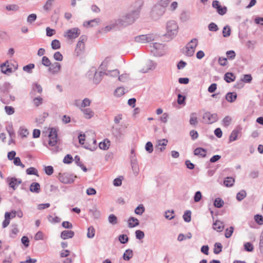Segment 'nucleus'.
I'll return each instance as SVG.
<instances>
[{
  "mask_svg": "<svg viewBox=\"0 0 263 263\" xmlns=\"http://www.w3.org/2000/svg\"><path fill=\"white\" fill-rule=\"evenodd\" d=\"M7 130L9 135V136L11 138V141H12L13 138L15 137V133L13 129L12 125H9V127L7 128Z\"/></svg>",
  "mask_w": 263,
  "mask_h": 263,
  "instance_id": "57",
  "label": "nucleus"
},
{
  "mask_svg": "<svg viewBox=\"0 0 263 263\" xmlns=\"http://www.w3.org/2000/svg\"><path fill=\"white\" fill-rule=\"evenodd\" d=\"M227 58L229 60H233L236 57V53L234 50H229L226 52Z\"/></svg>",
  "mask_w": 263,
  "mask_h": 263,
  "instance_id": "61",
  "label": "nucleus"
},
{
  "mask_svg": "<svg viewBox=\"0 0 263 263\" xmlns=\"http://www.w3.org/2000/svg\"><path fill=\"white\" fill-rule=\"evenodd\" d=\"M42 64L46 67H49L51 62L48 57L44 56L42 59Z\"/></svg>",
  "mask_w": 263,
  "mask_h": 263,
  "instance_id": "50",
  "label": "nucleus"
},
{
  "mask_svg": "<svg viewBox=\"0 0 263 263\" xmlns=\"http://www.w3.org/2000/svg\"><path fill=\"white\" fill-rule=\"evenodd\" d=\"M51 47L54 50L59 49L61 47V44L59 40H54L52 41L51 44Z\"/></svg>",
  "mask_w": 263,
  "mask_h": 263,
  "instance_id": "47",
  "label": "nucleus"
},
{
  "mask_svg": "<svg viewBox=\"0 0 263 263\" xmlns=\"http://www.w3.org/2000/svg\"><path fill=\"white\" fill-rule=\"evenodd\" d=\"M166 33L165 36L172 39H173L178 33V26L175 21H169L166 25Z\"/></svg>",
  "mask_w": 263,
  "mask_h": 263,
  "instance_id": "3",
  "label": "nucleus"
},
{
  "mask_svg": "<svg viewBox=\"0 0 263 263\" xmlns=\"http://www.w3.org/2000/svg\"><path fill=\"white\" fill-rule=\"evenodd\" d=\"M7 181L8 183L9 186L15 190L17 186L22 183V180L20 179H17L15 177L7 178Z\"/></svg>",
  "mask_w": 263,
  "mask_h": 263,
  "instance_id": "15",
  "label": "nucleus"
},
{
  "mask_svg": "<svg viewBox=\"0 0 263 263\" xmlns=\"http://www.w3.org/2000/svg\"><path fill=\"white\" fill-rule=\"evenodd\" d=\"M133 256V252L131 249L126 250L123 255V259L124 260L128 261Z\"/></svg>",
  "mask_w": 263,
  "mask_h": 263,
  "instance_id": "32",
  "label": "nucleus"
},
{
  "mask_svg": "<svg viewBox=\"0 0 263 263\" xmlns=\"http://www.w3.org/2000/svg\"><path fill=\"white\" fill-rule=\"evenodd\" d=\"M255 222L259 225L263 224V216L261 215L257 214L254 216Z\"/></svg>",
  "mask_w": 263,
  "mask_h": 263,
  "instance_id": "54",
  "label": "nucleus"
},
{
  "mask_svg": "<svg viewBox=\"0 0 263 263\" xmlns=\"http://www.w3.org/2000/svg\"><path fill=\"white\" fill-rule=\"evenodd\" d=\"M32 90L33 91H37L38 93H41L42 92V86L37 83H34L32 85Z\"/></svg>",
  "mask_w": 263,
  "mask_h": 263,
  "instance_id": "55",
  "label": "nucleus"
},
{
  "mask_svg": "<svg viewBox=\"0 0 263 263\" xmlns=\"http://www.w3.org/2000/svg\"><path fill=\"white\" fill-rule=\"evenodd\" d=\"M241 128L239 126L236 127L231 133L229 136V141L233 142L237 140L239 134L240 133Z\"/></svg>",
  "mask_w": 263,
  "mask_h": 263,
  "instance_id": "18",
  "label": "nucleus"
},
{
  "mask_svg": "<svg viewBox=\"0 0 263 263\" xmlns=\"http://www.w3.org/2000/svg\"><path fill=\"white\" fill-rule=\"evenodd\" d=\"M234 181V179H233L232 177H228L225 178L223 183L226 186L230 187L233 186Z\"/></svg>",
  "mask_w": 263,
  "mask_h": 263,
  "instance_id": "35",
  "label": "nucleus"
},
{
  "mask_svg": "<svg viewBox=\"0 0 263 263\" xmlns=\"http://www.w3.org/2000/svg\"><path fill=\"white\" fill-rule=\"evenodd\" d=\"M34 68V64H29L26 66H24L23 69L24 71L27 72L29 73L32 72V70Z\"/></svg>",
  "mask_w": 263,
  "mask_h": 263,
  "instance_id": "48",
  "label": "nucleus"
},
{
  "mask_svg": "<svg viewBox=\"0 0 263 263\" xmlns=\"http://www.w3.org/2000/svg\"><path fill=\"white\" fill-rule=\"evenodd\" d=\"M13 228L11 230L10 236L12 238H14L17 234L18 233V229L17 228V225H13Z\"/></svg>",
  "mask_w": 263,
  "mask_h": 263,
  "instance_id": "52",
  "label": "nucleus"
},
{
  "mask_svg": "<svg viewBox=\"0 0 263 263\" xmlns=\"http://www.w3.org/2000/svg\"><path fill=\"white\" fill-rule=\"evenodd\" d=\"M89 212L95 218H99L100 217V212L96 206H94L91 209H90Z\"/></svg>",
  "mask_w": 263,
  "mask_h": 263,
  "instance_id": "33",
  "label": "nucleus"
},
{
  "mask_svg": "<svg viewBox=\"0 0 263 263\" xmlns=\"http://www.w3.org/2000/svg\"><path fill=\"white\" fill-rule=\"evenodd\" d=\"M194 153L196 156L204 158L206 156V151L204 148L198 147L194 150Z\"/></svg>",
  "mask_w": 263,
  "mask_h": 263,
  "instance_id": "27",
  "label": "nucleus"
},
{
  "mask_svg": "<svg viewBox=\"0 0 263 263\" xmlns=\"http://www.w3.org/2000/svg\"><path fill=\"white\" fill-rule=\"evenodd\" d=\"M208 29L211 31H217L218 30L217 25L214 23H211L208 25Z\"/></svg>",
  "mask_w": 263,
  "mask_h": 263,
  "instance_id": "62",
  "label": "nucleus"
},
{
  "mask_svg": "<svg viewBox=\"0 0 263 263\" xmlns=\"http://www.w3.org/2000/svg\"><path fill=\"white\" fill-rule=\"evenodd\" d=\"M34 105L37 107L41 105L43 102V99L40 97H35L33 99Z\"/></svg>",
  "mask_w": 263,
  "mask_h": 263,
  "instance_id": "58",
  "label": "nucleus"
},
{
  "mask_svg": "<svg viewBox=\"0 0 263 263\" xmlns=\"http://www.w3.org/2000/svg\"><path fill=\"white\" fill-rule=\"evenodd\" d=\"M74 235V233L73 231L71 230H65L61 232V237L63 239H66L72 238Z\"/></svg>",
  "mask_w": 263,
  "mask_h": 263,
  "instance_id": "22",
  "label": "nucleus"
},
{
  "mask_svg": "<svg viewBox=\"0 0 263 263\" xmlns=\"http://www.w3.org/2000/svg\"><path fill=\"white\" fill-rule=\"evenodd\" d=\"M145 150L148 153H152L153 151V145L151 142H147L145 144Z\"/></svg>",
  "mask_w": 263,
  "mask_h": 263,
  "instance_id": "64",
  "label": "nucleus"
},
{
  "mask_svg": "<svg viewBox=\"0 0 263 263\" xmlns=\"http://www.w3.org/2000/svg\"><path fill=\"white\" fill-rule=\"evenodd\" d=\"M81 31L78 28H72L65 32V36L69 40L74 39L79 36Z\"/></svg>",
  "mask_w": 263,
  "mask_h": 263,
  "instance_id": "12",
  "label": "nucleus"
},
{
  "mask_svg": "<svg viewBox=\"0 0 263 263\" xmlns=\"http://www.w3.org/2000/svg\"><path fill=\"white\" fill-rule=\"evenodd\" d=\"M95 235V230L92 226H90L87 229V237L89 238H92Z\"/></svg>",
  "mask_w": 263,
  "mask_h": 263,
  "instance_id": "39",
  "label": "nucleus"
},
{
  "mask_svg": "<svg viewBox=\"0 0 263 263\" xmlns=\"http://www.w3.org/2000/svg\"><path fill=\"white\" fill-rule=\"evenodd\" d=\"M224 204L223 201L220 198H217L214 202V205L217 208H221Z\"/></svg>",
  "mask_w": 263,
  "mask_h": 263,
  "instance_id": "45",
  "label": "nucleus"
},
{
  "mask_svg": "<svg viewBox=\"0 0 263 263\" xmlns=\"http://www.w3.org/2000/svg\"><path fill=\"white\" fill-rule=\"evenodd\" d=\"M112 134L117 137L121 135V128L116 126L112 127Z\"/></svg>",
  "mask_w": 263,
  "mask_h": 263,
  "instance_id": "56",
  "label": "nucleus"
},
{
  "mask_svg": "<svg viewBox=\"0 0 263 263\" xmlns=\"http://www.w3.org/2000/svg\"><path fill=\"white\" fill-rule=\"evenodd\" d=\"M29 190L30 192L38 194L41 191L40 184L37 182H33L31 184Z\"/></svg>",
  "mask_w": 263,
  "mask_h": 263,
  "instance_id": "24",
  "label": "nucleus"
},
{
  "mask_svg": "<svg viewBox=\"0 0 263 263\" xmlns=\"http://www.w3.org/2000/svg\"><path fill=\"white\" fill-rule=\"evenodd\" d=\"M101 73L110 77H117L119 75V71L117 69L109 70L106 68L104 70L101 71Z\"/></svg>",
  "mask_w": 263,
  "mask_h": 263,
  "instance_id": "17",
  "label": "nucleus"
},
{
  "mask_svg": "<svg viewBox=\"0 0 263 263\" xmlns=\"http://www.w3.org/2000/svg\"><path fill=\"white\" fill-rule=\"evenodd\" d=\"M222 246L219 242H216L215 243L214 248V253L215 254H218L222 251Z\"/></svg>",
  "mask_w": 263,
  "mask_h": 263,
  "instance_id": "38",
  "label": "nucleus"
},
{
  "mask_svg": "<svg viewBox=\"0 0 263 263\" xmlns=\"http://www.w3.org/2000/svg\"><path fill=\"white\" fill-rule=\"evenodd\" d=\"M128 227L130 228H132L138 226L139 224V220L134 217H130L129 218L128 221Z\"/></svg>",
  "mask_w": 263,
  "mask_h": 263,
  "instance_id": "26",
  "label": "nucleus"
},
{
  "mask_svg": "<svg viewBox=\"0 0 263 263\" xmlns=\"http://www.w3.org/2000/svg\"><path fill=\"white\" fill-rule=\"evenodd\" d=\"M231 28L229 26L226 25L223 28L222 30V35L223 37H227L230 35L231 34Z\"/></svg>",
  "mask_w": 263,
  "mask_h": 263,
  "instance_id": "42",
  "label": "nucleus"
},
{
  "mask_svg": "<svg viewBox=\"0 0 263 263\" xmlns=\"http://www.w3.org/2000/svg\"><path fill=\"white\" fill-rule=\"evenodd\" d=\"M110 60L111 58L110 57L106 58L100 66L99 69L101 70V71H103L106 69V68L108 69V65L109 63Z\"/></svg>",
  "mask_w": 263,
  "mask_h": 263,
  "instance_id": "31",
  "label": "nucleus"
},
{
  "mask_svg": "<svg viewBox=\"0 0 263 263\" xmlns=\"http://www.w3.org/2000/svg\"><path fill=\"white\" fill-rule=\"evenodd\" d=\"M152 49L151 51L154 55L160 57L164 53V45L158 43H153L151 46Z\"/></svg>",
  "mask_w": 263,
  "mask_h": 263,
  "instance_id": "6",
  "label": "nucleus"
},
{
  "mask_svg": "<svg viewBox=\"0 0 263 263\" xmlns=\"http://www.w3.org/2000/svg\"><path fill=\"white\" fill-rule=\"evenodd\" d=\"M118 80L121 82H126L129 80V76L127 73L119 75Z\"/></svg>",
  "mask_w": 263,
  "mask_h": 263,
  "instance_id": "60",
  "label": "nucleus"
},
{
  "mask_svg": "<svg viewBox=\"0 0 263 263\" xmlns=\"http://www.w3.org/2000/svg\"><path fill=\"white\" fill-rule=\"evenodd\" d=\"M61 68V64L58 62H54L51 64L50 66L48 68V70L52 74H55L60 71Z\"/></svg>",
  "mask_w": 263,
  "mask_h": 263,
  "instance_id": "16",
  "label": "nucleus"
},
{
  "mask_svg": "<svg viewBox=\"0 0 263 263\" xmlns=\"http://www.w3.org/2000/svg\"><path fill=\"white\" fill-rule=\"evenodd\" d=\"M130 165L133 173L135 176H137L139 173V167L136 156L133 155L130 157Z\"/></svg>",
  "mask_w": 263,
  "mask_h": 263,
  "instance_id": "14",
  "label": "nucleus"
},
{
  "mask_svg": "<svg viewBox=\"0 0 263 263\" xmlns=\"http://www.w3.org/2000/svg\"><path fill=\"white\" fill-rule=\"evenodd\" d=\"M110 145V141L107 139H105L103 141L101 142L99 144V146L100 149L103 150H107L109 148Z\"/></svg>",
  "mask_w": 263,
  "mask_h": 263,
  "instance_id": "28",
  "label": "nucleus"
},
{
  "mask_svg": "<svg viewBox=\"0 0 263 263\" xmlns=\"http://www.w3.org/2000/svg\"><path fill=\"white\" fill-rule=\"evenodd\" d=\"M84 147L86 149H89L91 151H93L96 150L97 147V141L95 139V138L93 137L92 144L91 145L86 143L84 146Z\"/></svg>",
  "mask_w": 263,
  "mask_h": 263,
  "instance_id": "34",
  "label": "nucleus"
},
{
  "mask_svg": "<svg viewBox=\"0 0 263 263\" xmlns=\"http://www.w3.org/2000/svg\"><path fill=\"white\" fill-rule=\"evenodd\" d=\"M237 98V94L236 92H228L226 96V99L229 102H234Z\"/></svg>",
  "mask_w": 263,
  "mask_h": 263,
  "instance_id": "29",
  "label": "nucleus"
},
{
  "mask_svg": "<svg viewBox=\"0 0 263 263\" xmlns=\"http://www.w3.org/2000/svg\"><path fill=\"white\" fill-rule=\"evenodd\" d=\"M49 134L48 135V141L47 146L48 148L52 147L53 148L50 149L54 153L58 152V147L57 144L58 142V138L57 135V131L55 128L52 127L49 129Z\"/></svg>",
  "mask_w": 263,
  "mask_h": 263,
  "instance_id": "2",
  "label": "nucleus"
},
{
  "mask_svg": "<svg viewBox=\"0 0 263 263\" xmlns=\"http://www.w3.org/2000/svg\"><path fill=\"white\" fill-rule=\"evenodd\" d=\"M145 211V208L142 204H139L135 210V213L137 215H141Z\"/></svg>",
  "mask_w": 263,
  "mask_h": 263,
  "instance_id": "37",
  "label": "nucleus"
},
{
  "mask_svg": "<svg viewBox=\"0 0 263 263\" xmlns=\"http://www.w3.org/2000/svg\"><path fill=\"white\" fill-rule=\"evenodd\" d=\"M108 222L109 223L115 225L118 223V219L116 216L114 214H110L108 218Z\"/></svg>",
  "mask_w": 263,
  "mask_h": 263,
  "instance_id": "41",
  "label": "nucleus"
},
{
  "mask_svg": "<svg viewBox=\"0 0 263 263\" xmlns=\"http://www.w3.org/2000/svg\"><path fill=\"white\" fill-rule=\"evenodd\" d=\"M247 196V193L245 190H241L236 195V199L238 201H241Z\"/></svg>",
  "mask_w": 263,
  "mask_h": 263,
  "instance_id": "43",
  "label": "nucleus"
},
{
  "mask_svg": "<svg viewBox=\"0 0 263 263\" xmlns=\"http://www.w3.org/2000/svg\"><path fill=\"white\" fill-rule=\"evenodd\" d=\"M156 63L152 60H149L146 63V68L142 69L141 71L143 73H145L148 72V70H154L156 68Z\"/></svg>",
  "mask_w": 263,
  "mask_h": 263,
  "instance_id": "20",
  "label": "nucleus"
},
{
  "mask_svg": "<svg viewBox=\"0 0 263 263\" xmlns=\"http://www.w3.org/2000/svg\"><path fill=\"white\" fill-rule=\"evenodd\" d=\"M198 123L196 113H192L190 115V123L192 125H196Z\"/></svg>",
  "mask_w": 263,
  "mask_h": 263,
  "instance_id": "40",
  "label": "nucleus"
},
{
  "mask_svg": "<svg viewBox=\"0 0 263 263\" xmlns=\"http://www.w3.org/2000/svg\"><path fill=\"white\" fill-rule=\"evenodd\" d=\"M119 26H121L119 20H115L111 21L105 27L102 28L100 31L101 33H106L109 31L117 29Z\"/></svg>",
  "mask_w": 263,
  "mask_h": 263,
  "instance_id": "7",
  "label": "nucleus"
},
{
  "mask_svg": "<svg viewBox=\"0 0 263 263\" xmlns=\"http://www.w3.org/2000/svg\"><path fill=\"white\" fill-rule=\"evenodd\" d=\"M167 143L168 141L165 139L158 140L157 141L156 147L160 152H163L165 149V146H166Z\"/></svg>",
  "mask_w": 263,
  "mask_h": 263,
  "instance_id": "19",
  "label": "nucleus"
},
{
  "mask_svg": "<svg viewBox=\"0 0 263 263\" xmlns=\"http://www.w3.org/2000/svg\"><path fill=\"white\" fill-rule=\"evenodd\" d=\"M203 119L204 123L212 124L216 122L218 120L217 114H211L210 112H206L203 114Z\"/></svg>",
  "mask_w": 263,
  "mask_h": 263,
  "instance_id": "11",
  "label": "nucleus"
},
{
  "mask_svg": "<svg viewBox=\"0 0 263 263\" xmlns=\"http://www.w3.org/2000/svg\"><path fill=\"white\" fill-rule=\"evenodd\" d=\"M198 41L197 39L194 38L188 43L185 46V54L187 57H192L194 55L196 48L197 46Z\"/></svg>",
  "mask_w": 263,
  "mask_h": 263,
  "instance_id": "4",
  "label": "nucleus"
},
{
  "mask_svg": "<svg viewBox=\"0 0 263 263\" xmlns=\"http://www.w3.org/2000/svg\"><path fill=\"white\" fill-rule=\"evenodd\" d=\"M100 20L99 18H95L88 21H86L84 22L83 26L85 27H94L95 26H97L100 23Z\"/></svg>",
  "mask_w": 263,
  "mask_h": 263,
  "instance_id": "23",
  "label": "nucleus"
},
{
  "mask_svg": "<svg viewBox=\"0 0 263 263\" xmlns=\"http://www.w3.org/2000/svg\"><path fill=\"white\" fill-rule=\"evenodd\" d=\"M183 218L185 222H189L191 220V212L190 211H186L183 215Z\"/></svg>",
  "mask_w": 263,
  "mask_h": 263,
  "instance_id": "51",
  "label": "nucleus"
},
{
  "mask_svg": "<svg viewBox=\"0 0 263 263\" xmlns=\"http://www.w3.org/2000/svg\"><path fill=\"white\" fill-rule=\"evenodd\" d=\"M7 63V62L3 63L1 66L2 72L5 74L11 73L12 72V69L10 68H9L8 67H6Z\"/></svg>",
  "mask_w": 263,
  "mask_h": 263,
  "instance_id": "46",
  "label": "nucleus"
},
{
  "mask_svg": "<svg viewBox=\"0 0 263 263\" xmlns=\"http://www.w3.org/2000/svg\"><path fill=\"white\" fill-rule=\"evenodd\" d=\"M13 163L15 165L20 166L23 168H24L25 166V165L22 163L21 159L19 157H15L13 159Z\"/></svg>",
  "mask_w": 263,
  "mask_h": 263,
  "instance_id": "59",
  "label": "nucleus"
},
{
  "mask_svg": "<svg viewBox=\"0 0 263 263\" xmlns=\"http://www.w3.org/2000/svg\"><path fill=\"white\" fill-rule=\"evenodd\" d=\"M235 76L232 72H227L224 76V80L227 83H231L235 81Z\"/></svg>",
  "mask_w": 263,
  "mask_h": 263,
  "instance_id": "30",
  "label": "nucleus"
},
{
  "mask_svg": "<svg viewBox=\"0 0 263 263\" xmlns=\"http://www.w3.org/2000/svg\"><path fill=\"white\" fill-rule=\"evenodd\" d=\"M154 40L155 36L153 34L141 35L135 37V41L139 43H146Z\"/></svg>",
  "mask_w": 263,
  "mask_h": 263,
  "instance_id": "10",
  "label": "nucleus"
},
{
  "mask_svg": "<svg viewBox=\"0 0 263 263\" xmlns=\"http://www.w3.org/2000/svg\"><path fill=\"white\" fill-rule=\"evenodd\" d=\"M87 40V37L85 35H81L78 42L76 49L75 53L77 56H79L82 54L85 49V42Z\"/></svg>",
  "mask_w": 263,
  "mask_h": 263,
  "instance_id": "8",
  "label": "nucleus"
},
{
  "mask_svg": "<svg viewBox=\"0 0 263 263\" xmlns=\"http://www.w3.org/2000/svg\"><path fill=\"white\" fill-rule=\"evenodd\" d=\"M165 9L161 5H156L152 8L151 16L154 20L159 19L164 13Z\"/></svg>",
  "mask_w": 263,
  "mask_h": 263,
  "instance_id": "5",
  "label": "nucleus"
},
{
  "mask_svg": "<svg viewBox=\"0 0 263 263\" xmlns=\"http://www.w3.org/2000/svg\"><path fill=\"white\" fill-rule=\"evenodd\" d=\"M232 121V118L230 116H226L222 120V124L224 127L229 126Z\"/></svg>",
  "mask_w": 263,
  "mask_h": 263,
  "instance_id": "53",
  "label": "nucleus"
},
{
  "mask_svg": "<svg viewBox=\"0 0 263 263\" xmlns=\"http://www.w3.org/2000/svg\"><path fill=\"white\" fill-rule=\"evenodd\" d=\"M16 216V211L12 210L11 212H6L5 213V220L3 221L2 226L3 228H6L10 223L11 219L14 218Z\"/></svg>",
  "mask_w": 263,
  "mask_h": 263,
  "instance_id": "13",
  "label": "nucleus"
},
{
  "mask_svg": "<svg viewBox=\"0 0 263 263\" xmlns=\"http://www.w3.org/2000/svg\"><path fill=\"white\" fill-rule=\"evenodd\" d=\"M76 178V176L68 173H60L59 175L60 181L65 184L72 183Z\"/></svg>",
  "mask_w": 263,
  "mask_h": 263,
  "instance_id": "9",
  "label": "nucleus"
},
{
  "mask_svg": "<svg viewBox=\"0 0 263 263\" xmlns=\"http://www.w3.org/2000/svg\"><path fill=\"white\" fill-rule=\"evenodd\" d=\"M104 76L103 73H101V70L100 71V72L99 73H97L96 71H95V75H94V78H93V82L95 83L96 84H98L101 80V77Z\"/></svg>",
  "mask_w": 263,
  "mask_h": 263,
  "instance_id": "44",
  "label": "nucleus"
},
{
  "mask_svg": "<svg viewBox=\"0 0 263 263\" xmlns=\"http://www.w3.org/2000/svg\"><path fill=\"white\" fill-rule=\"evenodd\" d=\"M80 110L83 112L85 119H90L94 116V112L90 108H82Z\"/></svg>",
  "mask_w": 263,
  "mask_h": 263,
  "instance_id": "21",
  "label": "nucleus"
},
{
  "mask_svg": "<svg viewBox=\"0 0 263 263\" xmlns=\"http://www.w3.org/2000/svg\"><path fill=\"white\" fill-rule=\"evenodd\" d=\"M213 229L217 232H222L224 229V225L222 222L220 220H216L213 224Z\"/></svg>",
  "mask_w": 263,
  "mask_h": 263,
  "instance_id": "25",
  "label": "nucleus"
},
{
  "mask_svg": "<svg viewBox=\"0 0 263 263\" xmlns=\"http://www.w3.org/2000/svg\"><path fill=\"white\" fill-rule=\"evenodd\" d=\"M26 173L28 175H34L38 176V171L37 169L33 167H30L26 170Z\"/></svg>",
  "mask_w": 263,
  "mask_h": 263,
  "instance_id": "49",
  "label": "nucleus"
},
{
  "mask_svg": "<svg viewBox=\"0 0 263 263\" xmlns=\"http://www.w3.org/2000/svg\"><path fill=\"white\" fill-rule=\"evenodd\" d=\"M91 103V101L88 98H85L80 105V109L86 108V107L89 106Z\"/></svg>",
  "mask_w": 263,
  "mask_h": 263,
  "instance_id": "36",
  "label": "nucleus"
},
{
  "mask_svg": "<svg viewBox=\"0 0 263 263\" xmlns=\"http://www.w3.org/2000/svg\"><path fill=\"white\" fill-rule=\"evenodd\" d=\"M119 240L121 243H125L128 241V237L126 235L122 234L119 236Z\"/></svg>",
  "mask_w": 263,
  "mask_h": 263,
  "instance_id": "63",
  "label": "nucleus"
},
{
  "mask_svg": "<svg viewBox=\"0 0 263 263\" xmlns=\"http://www.w3.org/2000/svg\"><path fill=\"white\" fill-rule=\"evenodd\" d=\"M140 9H137L122 16L118 18L120 25L126 26L133 23L139 17Z\"/></svg>",
  "mask_w": 263,
  "mask_h": 263,
  "instance_id": "1",
  "label": "nucleus"
}]
</instances>
